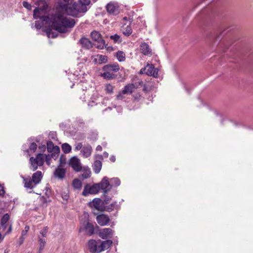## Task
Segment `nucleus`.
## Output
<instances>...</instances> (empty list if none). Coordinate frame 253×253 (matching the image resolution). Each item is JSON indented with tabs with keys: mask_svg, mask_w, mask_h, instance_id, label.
<instances>
[{
	"mask_svg": "<svg viewBox=\"0 0 253 253\" xmlns=\"http://www.w3.org/2000/svg\"><path fill=\"white\" fill-rule=\"evenodd\" d=\"M92 151L91 146L89 144H87L83 147L81 152L84 158H88L91 155Z\"/></svg>",
	"mask_w": 253,
	"mask_h": 253,
	"instance_id": "nucleus-18",
	"label": "nucleus"
},
{
	"mask_svg": "<svg viewBox=\"0 0 253 253\" xmlns=\"http://www.w3.org/2000/svg\"><path fill=\"white\" fill-rule=\"evenodd\" d=\"M81 170H82L83 173L79 176V178L81 179L84 180L90 177L91 172L88 167L82 168Z\"/></svg>",
	"mask_w": 253,
	"mask_h": 253,
	"instance_id": "nucleus-17",
	"label": "nucleus"
},
{
	"mask_svg": "<svg viewBox=\"0 0 253 253\" xmlns=\"http://www.w3.org/2000/svg\"><path fill=\"white\" fill-rule=\"evenodd\" d=\"M79 42L83 48L90 49L92 47L91 41L85 37L82 38L79 41Z\"/></svg>",
	"mask_w": 253,
	"mask_h": 253,
	"instance_id": "nucleus-16",
	"label": "nucleus"
},
{
	"mask_svg": "<svg viewBox=\"0 0 253 253\" xmlns=\"http://www.w3.org/2000/svg\"><path fill=\"white\" fill-rule=\"evenodd\" d=\"M69 165L77 172L81 171L82 169L80 160L76 157H73L70 159Z\"/></svg>",
	"mask_w": 253,
	"mask_h": 253,
	"instance_id": "nucleus-12",
	"label": "nucleus"
},
{
	"mask_svg": "<svg viewBox=\"0 0 253 253\" xmlns=\"http://www.w3.org/2000/svg\"><path fill=\"white\" fill-rule=\"evenodd\" d=\"M48 0H35V4L38 5L34 10L33 17L35 19H40L42 22L50 25L51 22V16L50 17L46 15V9L48 5Z\"/></svg>",
	"mask_w": 253,
	"mask_h": 253,
	"instance_id": "nucleus-3",
	"label": "nucleus"
},
{
	"mask_svg": "<svg viewBox=\"0 0 253 253\" xmlns=\"http://www.w3.org/2000/svg\"><path fill=\"white\" fill-rule=\"evenodd\" d=\"M124 93H123V91L122 92H119V93L116 96V99L117 100H123L125 98L124 96Z\"/></svg>",
	"mask_w": 253,
	"mask_h": 253,
	"instance_id": "nucleus-49",
	"label": "nucleus"
},
{
	"mask_svg": "<svg viewBox=\"0 0 253 253\" xmlns=\"http://www.w3.org/2000/svg\"><path fill=\"white\" fill-rule=\"evenodd\" d=\"M140 97H141V96L139 95L138 97H135V99L138 100L140 99Z\"/></svg>",
	"mask_w": 253,
	"mask_h": 253,
	"instance_id": "nucleus-64",
	"label": "nucleus"
},
{
	"mask_svg": "<svg viewBox=\"0 0 253 253\" xmlns=\"http://www.w3.org/2000/svg\"><path fill=\"white\" fill-rule=\"evenodd\" d=\"M110 71H105L104 73L101 74V76L103 77L105 79L110 80L115 78V75L111 74Z\"/></svg>",
	"mask_w": 253,
	"mask_h": 253,
	"instance_id": "nucleus-35",
	"label": "nucleus"
},
{
	"mask_svg": "<svg viewBox=\"0 0 253 253\" xmlns=\"http://www.w3.org/2000/svg\"><path fill=\"white\" fill-rule=\"evenodd\" d=\"M90 36L92 40L97 42L96 47L98 49H103L104 47H106L105 41L102 39L100 33L96 31H93L90 34Z\"/></svg>",
	"mask_w": 253,
	"mask_h": 253,
	"instance_id": "nucleus-7",
	"label": "nucleus"
},
{
	"mask_svg": "<svg viewBox=\"0 0 253 253\" xmlns=\"http://www.w3.org/2000/svg\"><path fill=\"white\" fill-rule=\"evenodd\" d=\"M143 82L141 80L137 79L136 80V81L133 84H137L138 85V88L143 85Z\"/></svg>",
	"mask_w": 253,
	"mask_h": 253,
	"instance_id": "nucleus-50",
	"label": "nucleus"
},
{
	"mask_svg": "<svg viewBox=\"0 0 253 253\" xmlns=\"http://www.w3.org/2000/svg\"><path fill=\"white\" fill-rule=\"evenodd\" d=\"M102 168V163L100 160H95L93 165V169L95 173H98Z\"/></svg>",
	"mask_w": 253,
	"mask_h": 253,
	"instance_id": "nucleus-27",
	"label": "nucleus"
},
{
	"mask_svg": "<svg viewBox=\"0 0 253 253\" xmlns=\"http://www.w3.org/2000/svg\"><path fill=\"white\" fill-rule=\"evenodd\" d=\"M48 227L47 226L44 227L42 230L40 232V235L39 236H41L42 237L44 238L47 235Z\"/></svg>",
	"mask_w": 253,
	"mask_h": 253,
	"instance_id": "nucleus-42",
	"label": "nucleus"
},
{
	"mask_svg": "<svg viewBox=\"0 0 253 253\" xmlns=\"http://www.w3.org/2000/svg\"><path fill=\"white\" fill-rule=\"evenodd\" d=\"M72 185L74 189L80 190L82 187V182L80 179L75 178L73 180Z\"/></svg>",
	"mask_w": 253,
	"mask_h": 253,
	"instance_id": "nucleus-29",
	"label": "nucleus"
},
{
	"mask_svg": "<svg viewBox=\"0 0 253 253\" xmlns=\"http://www.w3.org/2000/svg\"><path fill=\"white\" fill-rule=\"evenodd\" d=\"M137 88V84H128L124 87L123 93L124 94H131L134 88Z\"/></svg>",
	"mask_w": 253,
	"mask_h": 253,
	"instance_id": "nucleus-19",
	"label": "nucleus"
},
{
	"mask_svg": "<svg viewBox=\"0 0 253 253\" xmlns=\"http://www.w3.org/2000/svg\"><path fill=\"white\" fill-rule=\"evenodd\" d=\"M110 160L113 162L114 163L116 161V157L115 156H111L110 158Z\"/></svg>",
	"mask_w": 253,
	"mask_h": 253,
	"instance_id": "nucleus-60",
	"label": "nucleus"
},
{
	"mask_svg": "<svg viewBox=\"0 0 253 253\" xmlns=\"http://www.w3.org/2000/svg\"><path fill=\"white\" fill-rule=\"evenodd\" d=\"M60 152V148L57 147L55 148V151L50 153V157L53 158L54 160H56L59 157V153Z\"/></svg>",
	"mask_w": 253,
	"mask_h": 253,
	"instance_id": "nucleus-36",
	"label": "nucleus"
},
{
	"mask_svg": "<svg viewBox=\"0 0 253 253\" xmlns=\"http://www.w3.org/2000/svg\"><path fill=\"white\" fill-rule=\"evenodd\" d=\"M88 247L90 252L92 253H99L101 252L100 240L96 241L90 239L88 242Z\"/></svg>",
	"mask_w": 253,
	"mask_h": 253,
	"instance_id": "nucleus-8",
	"label": "nucleus"
},
{
	"mask_svg": "<svg viewBox=\"0 0 253 253\" xmlns=\"http://www.w3.org/2000/svg\"><path fill=\"white\" fill-rule=\"evenodd\" d=\"M23 5L24 7L26 8L28 10H31L32 9V6L31 4L26 1H24L23 2Z\"/></svg>",
	"mask_w": 253,
	"mask_h": 253,
	"instance_id": "nucleus-47",
	"label": "nucleus"
},
{
	"mask_svg": "<svg viewBox=\"0 0 253 253\" xmlns=\"http://www.w3.org/2000/svg\"><path fill=\"white\" fill-rule=\"evenodd\" d=\"M44 24L45 22H42V20L36 21L35 24V27L37 29H40Z\"/></svg>",
	"mask_w": 253,
	"mask_h": 253,
	"instance_id": "nucleus-41",
	"label": "nucleus"
},
{
	"mask_svg": "<svg viewBox=\"0 0 253 253\" xmlns=\"http://www.w3.org/2000/svg\"><path fill=\"white\" fill-rule=\"evenodd\" d=\"M106 47H105L106 48L107 50H109L110 49L111 50H112L113 48L111 46H108L107 47V44H106Z\"/></svg>",
	"mask_w": 253,
	"mask_h": 253,
	"instance_id": "nucleus-63",
	"label": "nucleus"
},
{
	"mask_svg": "<svg viewBox=\"0 0 253 253\" xmlns=\"http://www.w3.org/2000/svg\"><path fill=\"white\" fill-rule=\"evenodd\" d=\"M45 32L49 38H55L58 36V34L56 32L53 31L50 28H48L45 29Z\"/></svg>",
	"mask_w": 253,
	"mask_h": 253,
	"instance_id": "nucleus-31",
	"label": "nucleus"
},
{
	"mask_svg": "<svg viewBox=\"0 0 253 253\" xmlns=\"http://www.w3.org/2000/svg\"><path fill=\"white\" fill-rule=\"evenodd\" d=\"M96 221L101 226H105L109 223L110 221L108 215L105 214H101L96 216Z\"/></svg>",
	"mask_w": 253,
	"mask_h": 253,
	"instance_id": "nucleus-14",
	"label": "nucleus"
},
{
	"mask_svg": "<svg viewBox=\"0 0 253 253\" xmlns=\"http://www.w3.org/2000/svg\"><path fill=\"white\" fill-rule=\"evenodd\" d=\"M45 157V161L46 162V164L48 166H50V161L51 159V158L50 157V155L49 154H44V157Z\"/></svg>",
	"mask_w": 253,
	"mask_h": 253,
	"instance_id": "nucleus-45",
	"label": "nucleus"
},
{
	"mask_svg": "<svg viewBox=\"0 0 253 253\" xmlns=\"http://www.w3.org/2000/svg\"><path fill=\"white\" fill-rule=\"evenodd\" d=\"M113 244V242L111 240H106L101 241L100 240V246L101 252L107 250Z\"/></svg>",
	"mask_w": 253,
	"mask_h": 253,
	"instance_id": "nucleus-20",
	"label": "nucleus"
},
{
	"mask_svg": "<svg viewBox=\"0 0 253 253\" xmlns=\"http://www.w3.org/2000/svg\"><path fill=\"white\" fill-rule=\"evenodd\" d=\"M22 178L23 179L24 187L25 188L32 189L35 186L34 185H33V183L34 182L30 176L27 178L22 177Z\"/></svg>",
	"mask_w": 253,
	"mask_h": 253,
	"instance_id": "nucleus-25",
	"label": "nucleus"
},
{
	"mask_svg": "<svg viewBox=\"0 0 253 253\" xmlns=\"http://www.w3.org/2000/svg\"><path fill=\"white\" fill-rule=\"evenodd\" d=\"M83 147V144L82 143H78L75 147L76 150H79Z\"/></svg>",
	"mask_w": 253,
	"mask_h": 253,
	"instance_id": "nucleus-56",
	"label": "nucleus"
},
{
	"mask_svg": "<svg viewBox=\"0 0 253 253\" xmlns=\"http://www.w3.org/2000/svg\"><path fill=\"white\" fill-rule=\"evenodd\" d=\"M140 50L141 52L144 55H150L152 53L151 48L149 45L146 42L141 43L140 45Z\"/></svg>",
	"mask_w": 253,
	"mask_h": 253,
	"instance_id": "nucleus-23",
	"label": "nucleus"
},
{
	"mask_svg": "<svg viewBox=\"0 0 253 253\" xmlns=\"http://www.w3.org/2000/svg\"><path fill=\"white\" fill-rule=\"evenodd\" d=\"M4 194H5V191H4V188L0 184V196H3Z\"/></svg>",
	"mask_w": 253,
	"mask_h": 253,
	"instance_id": "nucleus-55",
	"label": "nucleus"
},
{
	"mask_svg": "<svg viewBox=\"0 0 253 253\" xmlns=\"http://www.w3.org/2000/svg\"><path fill=\"white\" fill-rule=\"evenodd\" d=\"M115 55L119 62H124L125 60L126 55L123 51H118Z\"/></svg>",
	"mask_w": 253,
	"mask_h": 253,
	"instance_id": "nucleus-32",
	"label": "nucleus"
},
{
	"mask_svg": "<svg viewBox=\"0 0 253 253\" xmlns=\"http://www.w3.org/2000/svg\"><path fill=\"white\" fill-rule=\"evenodd\" d=\"M108 156L109 154L107 152H104L103 153V155H99L98 157L100 159H102L103 157L107 158L108 157Z\"/></svg>",
	"mask_w": 253,
	"mask_h": 253,
	"instance_id": "nucleus-53",
	"label": "nucleus"
},
{
	"mask_svg": "<svg viewBox=\"0 0 253 253\" xmlns=\"http://www.w3.org/2000/svg\"><path fill=\"white\" fill-rule=\"evenodd\" d=\"M30 162L32 167L33 171L36 170L38 166H42L44 164V154L39 153L37 154L35 158L33 157H31Z\"/></svg>",
	"mask_w": 253,
	"mask_h": 253,
	"instance_id": "nucleus-4",
	"label": "nucleus"
},
{
	"mask_svg": "<svg viewBox=\"0 0 253 253\" xmlns=\"http://www.w3.org/2000/svg\"><path fill=\"white\" fill-rule=\"evenodd\" d=\"M100 191V187L98 183H94L90 186L89 184H86L84 188L82 195L84 196H87L89 194H96Z\"/></svg>",
	"mask_w": 253,
	"mask_h": 253,
	"instance_id": "nucleus-6",
	"label": "nucleus"
},
{
	"mask_svg": "<svg viewBox=\"0 0 253 253\" xmlns=\"http://www.w3.org/2000/svg\"><path fill=\"white\" fill-rule=\"evenodd\" d=\"M42 177V173L41 171H37L33 173L32 180L34 183V186H36L41 182Z\"/></svg>",
	"mask_w": 253,
	"mask_h": 253,
	"instance_id": "nucleus-21",
	"label": "nucleus"
},
{
	"mask_svg": "<svg viewBox=\"0 0 253 253\" xmlns=\"http://www.w3.org/2000/svg\"><path fill=\"white\" fill-rule=\"evenodd\" d=\"M111 188L117 187L121 184V181L118 177H114L109 179Z\"/></svg>",
	"mask_w": 253,
	"mask_h": 253,
	"instance_id": "nucleus-30",
	"label": "nucleus"
},
{
	"mask_svg": "<svg viewBox=\"0 0 253 253\" xmlns=\"http://www.w3.org/2000/svg\"><path fill=\"white\" fill-rule=\"evenodd\" d=\"M110 38V39L113 40L115 43H120L122 42L120 36L117 34L111 36Z\"/></svg>",
	"mask_w": 253,
	"mask_h": 253,
	"instance_id": "nucleus-38",
	"label": "nucleus"
},
{
	"mask_svg": "<svg viewBox=\"0 0 253 253\" xmlns=\"http://www.w3.org/2000/svg\"><path fill=\"white\" fill-rule=\"evenodd\" d=\"M102 202L104 205H107L110 203L111 200H112V197L109 196L108 195L102 196Z\"/></svg>",
	"mask_w": 253,
	"mask_h": 253,
	"instance_id": "nucleus-39",
	"label": "nucleus"
},
{
	"mask_svg": "<svg viewBox=\"0 0 253 253\" xmlns=\"http://www.w3.org/2000/svg\"><path fill=\"white\" fill-rule=\"evenodd\" d=\"M56 133L54 132H50L49 133V136L52 139H55L56 138Z\"/></svg>",
	"mask_w": 253,
	"mask_h": 253,
	"instance_id": "nucleus-58",
	"label": "nucleus"
},
{
	"mask_svg": "<svg viewBox=\"0 0 253 253\" xmlns=\"http://www.w3.org/2000/svg\"><path fill=\"white\" fill-rule=\"evenodd\" d=\"M59 7L67 15L77 17L80 13L85 12L87 6L90 3V0H79L74 2H69V0H58Z\"/></svg>",
	"mask_w": 253,
	"mask_h": 253,
	"instance_id": "nucleus-1",
	"label": "nucleus"
},
{
	"mask_svg": "<svg viewBox=\"0 0 253 253\" xmlns=\"http://www.w3.org/2000/svg\"><path fill=\"white\" fill-rule=\"evenodd\" d=\"M66 163V158L64 155H61L59 159V164L58 166H61V167H63L64 165Z\"/></svg>",
	"mask_w": 253,
	"mask_h": 253,
	"instance_id": "nucleus-40",
	"label": "nucleus"
},
{
	"mask_svg": "<svg viewBox=\"0 0 253 253\" xmlns=\"http://www.w3.org/2000/svg\"><path fill=\"white\" fill-rule=\"evenodd\" d=\"M99 56V54L98 55H95L94 56L92 57V62L94 63H99V57H98Z\"/></svg>",
	"mask_w": 253,
	"mask_h": 253,
	"instance_id": "nucleus-51",
	"label": "nucleus"
},
{
	"mask_svg": "<svg viewBox=\"0 0 253 253\" xmlns=\"http://www.w3.org/2000/svg\"><path fill=\"white\" fill-rule=\"evenodd\" d=\"M78 123L81 125H84V122H83V120L82 119H79L77 121Z\"/></svg>",
	"mask_w": 253,
	"mask_h": 253,
	"instance_id": "nucleus-61",
	"label": "nucleus"
},
{
	"mask_svg": "<svg viewBox=\"0 0 253 253\" xmlns=\"http://www.w3.org/2000/svg\"><path fill=\"white\" fill-rule=\"evenodd\" d=\"M111 189H112V188H106V189L102 190V191H103V195H102V196H105V195H108V192L110 191V190H111Z\"/></svg>",
	"mask_w": 253,
	"mask_h": 253,
	"instance_id": "nucleus-54",
	"label": "nucleus"
},
{
	"mask_svg": "<svg viewBox=\"0 0 253 253\" xmlns=\"http://www.w3.org/2000/svg\"><path fill=\"white\" fill-rule=\"evenodd\" d=\"M104 71H110L116 72L120 69V67L118 64H115L113 65L112 64H106L103 68Z\"/></svg>",
	"mask_w": 253,
	"mask_h": 253,
	"instance_id": "nucleus-26",
	"label": "nucleus"
},
{
	"mask_svg": "<svg viewBox=\"0 0 253 253\" xmlns=\"http://www.w3.org/2000/svg\"><path fill=\"white\" fill-rule=\"evenodd\" d=\"M100 187V190L106 189L107 188H111L110 183L109 181V178L107 176H104L101 180V181L97 183Z\"/></svg>",
	"mask_w": 253,
	"mask_h": 253,
	"instance_id": "nucleus-15",
	"label": "nucleus"
},
{
	"mask_svg": "<svg viewBox=\"0 0 253 253\" xmlns=\"http://www.w3.org/2000/svg\"><path fill=\"white\" fill-rule=\"evenodd\" d=\"M77 136L78 137V140H83L85 137V135L84 133H80L78 134L77 135Z\"/></svg>",
	"mask_w": 253,
	"mask_h": 253,
	"instance_id": "nucleus-52",
	"label": "nucleus"
},
{
	"mask_svg": "<svg viewBox=\"0 0 253 253\" xmlns=\"http://www.w3.org/2000/svg\"><path fill=\"white\" fill-rule=\"evenodd\" d=\"M114 87L110 84H106L105 90L108 93L112 94L113 93Z\"/></svg>",
	"mask_w": 253,
	"mask_h": 253,
	"instance_id": "nucleus-43",
	"label": "nucleus"
},
{
	"mask_svg": "<svg viewBox=\"0 0 253 253\" xmlns=\"http://www.w3.org/2000/svg\"><path fill=\"white\" fill-rule=\"evenodd\" d=\"M37 145L36 143L32 142L30 144V145L29 146V149L31 151L34 152L37 149Z\"/></svg>",
	"mask_w": 253,
	"mask_h": 253,
	"instance_id": "nucleus-46",
	"label": "nucleus"
},
{
	"mask_svg": "<svg viewBox=\"0 0 253 253\" xmlns=\"http://www.w3.org/2000/svg\"><path fill=\"white\" fill-rule=\"evenodd\" d=\"M84 229L86 234L88 236H91L94 233V226L90 222H87L84 226Z\"/></svg>",
	"mask_w": 253,
	"mask_h": 253,
	"instance_id": "nucleus-24",
	"label": "nucleus"
},
{
	"mask_svg": "<svg viewBox=\"0 0 253 253\" xmlns=\"http://www.w3.org/2000/svg\"><path fill=\"white\" fill-rule=\"evenodd\" d=\"M46 148V147L45 145H43L42 146H40L39 147V149L41 152H44L45 151V149Z\"/></svg>",
	"mask_w": 253,
	"mask_h": 253,
	"instance_id": "nucleus-57",
	"label": "nucleus"
},
{
	"mask_svg": "<svg viewBox=\"0 0 253 253\" xmlns=\"http://www.w3.org/2000/svg\"><path fill=\"white\" fill-rule=\"evenodd\" d=\"M88 206L91 208H94L98 211H102L104 204L101 199L96 198L88 203Z\"/></svg>",
	"mask_w": 253,
	"mask_h": 253,
	"instance_id": "nucleus-10",
	"label": "nucleus"
},
{
	"mask_svg": "<svg viewBox=\"0 0 253 253\" xmlns=\"http://www.w3.org/2000/svg\"><path fill=\"white\" fill-rule=\"evenodd\" d=\"M66 170L61 166H58L53 172V175L55 178L60 180H63L66 175Z\"/></svg>",
	"mask_w": 253,
	"mask_h": 253,
	"instance_id": "nucleus-11",
	"label": "nucleus"
},
{
	"mask_svg": "<svg viewBox=\"0 0 253 253\" xmlns=\"http://www.w3.org/2000/svg\"><path fill=\"white\" fill-rule=\"evenodd\" d=\"M99 60L98 63H105L107 62L108 57L106 55H99Z\"/></svg>",
	"mask_w": 253,
	"mask_h": 253,
	"instance_id": "nucleus-44",
	"label": "nucleus"
},
{
	"mask_svg": "<svg viewBox=\"0 0 253 253\" xmlns=\"http://www.w3.org/2000/svg\"><path fill=\"white\" fill-rule=\"evenodd\" d=\"M132 33V30L129 27H127L124 34L126 36H129Z\"/></svg>",
	"mask_w": 253,
	"mask_h": 253,
	"instance_id": "nucleus-48",
	"label": "nucleus"
},
{
	"mask_svg": "<svg viewBox=\"0 0 253 253\" xmlns=\"http://www.w3.org/2000/svg\"><path fill=\"white\" fill-rule=\"evenodd\" d=\"M107 12L114 15H118L120 12V9L118 4L116 3L110 2L106 5Z\"/></svg>",
	"mask_w": 253,
	"mask_h": 253,
	"instance_id": "nucleus-9",
	"label": "nucleus"
},
{
	"mask_svg": "<svg viewBox=\"0 0 253 253\" xmlns=\"http://www.w3.org/2000/svg\"><path fill=\"white\" fill-rule=\"evenodd\" d=\"M113 231L109 228H106L100 230L98 235L103 239L106 240L108 238H111L113 237Z\"/></svg>",
	"mask_w": 253,
	"mask_h": 253,
	"instance_id": "nucleus-13",
	"label": "nucleus"
},
{
	"mask_svg": "<svg viewBox=\"0 0 253 253\" xmlns=\"http://www.w3.org/2000/svg\"><path fill=\"white\" fill-rule=\"evenodd\" d=\"M59 147L58 146H54L51 141H47L46 143V148L48 153H51L55 151V148Z\"/></svg>",
	"mask_w": 253,
	"mask_h": 253,
	"instance_id": "nucleus-28",
	"label": "nucleus"
},
{
	"mask_svg": "<svg viewBox=\"0 0 253 253\" xmlns=\"http://www.w3.org/2000/svg\"><path fill=\"white\" fill-rule=\"evenodd\" d=\"M29 229V227L28 226H26L25 227V230L22 231V235H25L27 232L28 231Z\"/></svg>",
	"mask_w": 253,
	"mask_h": 253,
	"instance_id": "nucleus-59",
	"label": "nucleus"
},
{
	"mask_svg": "<svg viewBox=\"0 0 253 253\" xmlns=\"http://www.w3.org/2000/svg\"><path fill=\"white\" fill-rule=\"evenodd\" d=\"M39 242L40 245L39 253H41V252L45 246L46 241L45 239L42 237L41 236H39Z\"/></svg>",
	"mask_w": 253,
	"mask_h": 253,
	"instance_id": "nucleus-34",
	"label": "nucleus"
},
{
	"mask_svg": "<svg viewBox=\"0 0 253 253\" xmlns=\"http://www.w3.org/2000/svg\"><path fill=\"white\" fill-rule=\"evenodd\" d=\"M9 219V215L8 213H5L2 216L1 221H0V224L1 226L3 228H5L6 227V223Z\"/></svg>",
	"mask_w": 253,
	"mask_h": 253,
	"instance_id": "nucleus-33",
	"label": "nucleus"
},
{
	"mask_svg": "<svg viewBox=\"0 0 253 253\" xmlns=\"http://www.w3.org/2000/svg\"><path fill=\"white\" fill-rule=\"evenodd\" d=\"M117 202L115 201L109 205H104L102 211H106L107 212H111L114 209H117L119 207Z\"/></svg>",
	"mask_w": 253,
	"mask_h": 253,
	"instance_id": "nucleus-22",
	"label": "nucleus"
},
{
	"mask_svg": "<svg viewBox=\"0 0 253 253\" xmlns=\"http://www.w3.org/2000/svg\"><path fill=\"white\" fill-rule=\"evenodd\" d=\"M75 24L74 19L67 18L60 13L51 15V26L60 33H66L68 29L73 28Z\"/></svg>",
	"mask_w": 253,
	"mask_h": 253,
	"instance_id": "nucleus-2",
	"label": "nucleus"
},
{
	"mask_svg": "<svg viewBox=\"0 0 253 253\" xmlns=\"http://www.w3.org/2000/svg\"><path fill=\"white\" fill-rule=\"evenodd\" d=\"M61 147L62 151L66 154L69 153L72 150L71 146L67 143H63Z\"/></svg>",
	"mask_w": 253,
	"mask_h": 253,
	"instance_id": "nucleus-37",
	"label": "nucleus"
},
{
	"mask_svg": "<svg viewBox=\"0 0 253 253\" xmlns=\"http://www.w3.org/2000/svg\"><path fill=\"white\" fill-rule=\"evenodd\" d=\"M158 69L154 67V64H147L144 68L140 71V74H146L148 76H153L154 78H157L158 75Z\"/></svg>",
	"mask_w": 253,
	"mask_h": 253,
	"instance_id": "nucleus-5",
	"label": "nucleus"
},
{
	"mask_svg": "<svg viewBox=\"0 0 253 253\" xmlns=\"http://www.w3.org/2000/svg\"><path fill=\"white\" fill-rule=\"evenodd\" d=\"M102 148L100 145H98L96 148V151H102Z\"/></svg>",
	"mask_w": 253,
	"mask_h": 253,
	"instance_id": "nucleus-62",
	"label": "nucleus"
}]
</instances>
